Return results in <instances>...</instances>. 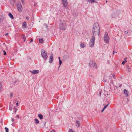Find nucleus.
<instances>
[{"mask_svg": "<svg viewBox=\"0 0 132 132\" xmlns=\"http://www.w3.org/2000/svg\"><path fill=\"white\" fill-rule=\"evenodd\" d=\"M93 34L95 37L96 35L99 36L100 33V29L99 25L97 23H95L94 24L92 29Z\"/></svg>", "mask_w": 132, "mask_h": 132, "instance_id": "1", "label": "nucleus"}, {"mask_svg": "<svg viewBox=\"0 0 132 132\" xmlns=\"http://www.w3.org/2000/svg\"><path fill=\"white\" fill-rule=\"evenodd\" d=\"M59 27L60 30H65L67 28V24L65 22H61L59 24Z\"/></svg>", "mask_w": 132, "mask_h": 132, "instance_id": "2", "label": "nucleus"}, {"mask_svg": "<svg viewBox=\"0 0 132 132\" xmlns=\"http://www.w3.org/2000/svg\"><path fill=\"white\" fill-rule=\"evenodd\" d=\"M41 52L42 56L44 60H46L48 57L46 52L44 50L42 49Z\"/></svg>", "mask_w": 132, "mask_h": 132, "instance_id": "3", "label": "nucleus"}, {"mask_svg": "<svg viewBox=\"0 0 132 132\" xmlns=\"http://www.w3.org/2000/svg\"><path fill=\"white\" fill-rule=\"evenodd\" d=\"M104 40L105 42L106 43H108L109 42V37L106 32H105Z\"/></svg>", "mask_w": 132, "mask_h": 132, "instance_id": "4", "label": "nucleus"}, {"mask_svg": "<svg viewBox=\"0 0 132 132\" xmlns=\"http://www.w3.org/2000/svg\"><path fill=\"white\" fill-rule=\"evenodd\" d=\"M95 41V38L94 36H92L90 39L89 44V46L92 47L94 44Z\"/></svg>", "mask_w": 132, "mask_h": 132, "instance_id": "5", "label": "nucleus"}, {"mask_svg": "<svg viewBox=\"0 0 132 132\" xmlns=\"http://www.w3.org/2000/svg\"><path fill=\"white\" fill-rule=\"evenodd\" d=\"M89 65L90 67H95V68H97V65L96 63L93 61H90L89 63Z\"/></svg>", "mask_w": 132, "mask_h": 132, "instance_id": "6", "label": "nucleus"}, {"mask_svg": "<svg viewBox=\"0 0 132 132\" xmlns=\"http://www.w3.org/2000/svg\"><path fill=\"white\" fill-rule=\"evenodd\" d=\"M63 6L65 7H66L68 4V3L67 1V0H62Z\"/></svg>", "mask_w": 132, "mask_h": 132, "instance_id": "7", "label": "nucleus"}, {"mask_svg": "<svg viewBox=\"0 0 132 132\" xmlns=\"http://www.w3.org/2000/svg\"><path fill=\"white\" fill-rule=\"evenodd\" d=\"M30 72L33 74L35 75L38 73L39 71V70H36L31 71Z\"/></svg>", "mask_w": 132, "mask_h": 132, "instance_id": "8", "label": "nucleus"}, {"mask_svg": "<svg viewBox=\"0 0 132 132\" xmlns=\"http://www.w3.org/2000/svg\"><path fill=\"white\" fill-rule=\"evenodd\" d=\"M53 55L52 53L51 54V56H50V59L49 60V62L50 63H51L53 61Z\"/></svg>", "mask_w": 132, "mask_h": 132, "instance_id": "9", "label": "nucleus"}, {"mask_svg": "<svg viewBox=\"0 0 132 132\" xmlns=\"http://www.w3.org/2000/svg\"><path fill=\"white\" fill-rule=\"evenodd\" d=\"M53 55L52 53L51 54V56H50V59L49 60V62L50 63H51L53 61Z\"/></svg>", "mask_w": 132, "mask_h": 132, "instance_id": "10", "label": "nucleus"}, {"mask_svg": "<svg viewBox=\"0 0 132 132\" xmlns=\"http://www.w3.org/2000/svg\"><path fill=\"white\" fill-rule=\"evenodd\" d=\"M123 92L124 94L125 95L126 97L128 95V91L126 89H124L123 90Z\"/></svg>", "mask_w": 132, "mask_h": 132, "instance_id": "11", "label": "nucleus"}, {"mask_svg": "<svg viewBox=\"0 0 132 132\" xmlns=\"http://www.w3.org/2000/svg\"><path fill=\"white\" fill-rule=\"evenodd\" d=\"M103 81L104 82H108V77L107 76H104L103 78Z\"/></svg>", "mask_w": 132, "mask_h": 132, "instance_id": "12", "label": "nucleus"}, {"mask_svg": "<svg viewBox=\"0 0 132 132\" xmlns=\"http://www.w3.org/2000/svg\"><path fill=\"white\" fill-rule=\"evenodd\" d=\"M76 126L78 127H80V123L79 121L77 120L76 121Z\"/></svg>", "mask_w": 132, "mask_h": 132, "instance_id": "13", "label": "nucleus"}, {"mask_svg": "<svg viewBox=\"0 0 132 132\" xmlns=\"http://www.w3.org/2000/svg\"><path fill=\"white\" fill-rule=\"evenodd\" d=\"M5 19V17H0V23H1L3 20H4Z\"/></svg>", "mask_w": 132, "mask_h": 132, "instance_id": "14", "label": "nucleus"}, {"mask_svg": "<svg viewBox=\"0 0 132 132\" xmlns=\"http://www.w3.org/2000/svg\"><path fill=\"white\" fill-rule=\"evenodd\" d=\"M19 12H21L22 11L23 8L22 7L17 8Z\"/></svg>", "mask_w": 132, "mask_h": 132, "instance_id": "15", "label": "nucleus"}, {"mask_svg": "<svg viewBox=\"0 0 132 132\" xmlns=\"http://www.w3.org/2000/svg\"><path fill=\"white\" fill-rule=\"evenodd\" d=\"M22 7L21 4L20 2H18L17 4V8L20 7Z\"/></svg>", "mask_w": 132, "mask_h": 132, "instance_id": "16", "label": "nucleus"}, {"mask_svg": "<svg viewBox=\"0 0 132 132\" xmlns=\"http://www.w3.org/2000/svg\"><path fill=\"white\" fill-rule=\"evenodd\" d=\"M88 2L89 3H92L94 2L96 3L95 0H88Z\"/></svg>", "mask_w": 132, "mask_h": 132, "instance_id": "17", "label": "nucleus"}, {"mask_svg": "<svg viewBox=\"0 0 132 132\" xmlns=\"http://www.w3.org/2000/svg\"><path fill=\"white\" fill-rule=\"evenodd\" d=\"M23 39V41L25 42L26 40V37L24 35H22L21 37Z\"/></svg>", "mask_w": 132, "mask_h": 132, "instance_id": "18", "label": "nucleus"}, {"mask_svg": "<svg viewBox=\"0 0 132 132\" xmlns=\"http://www.w3.org/2000/svg\"><path fill=\"white\" fill-rule=\"evenodd\" d=\"M85 44L81 43L80 44V46L82 48H84L85 46Z\"/></svg>", "mask_w": 132, "mask_h": 132, "instance_id": "19", "label": "nucleus"}, {"mask_svg": "<svg viewBox=\"0 0 132 132\" xmlns=\"http://www.w3.org/2000/svg\"><path fill=\"white\" fill-rule=\"evenodd\" d=\"M10 3L12 5H13L14 4L15 2V0H9Z\"/></svg>", "mask_w": 132, "mask_h": 132, "instance_id": "20", "label": "nucleus"}, {"mask_svg": "<svg viewBox=\"0 0 132 132\" xmlns=\"http://www.w3.org/2000/svg\"><path fill=\"white\" fill-rule=\"evenodd\" d=\"M9 16L10 17V18H11L12 19H13L14 18L13 16L11 13H9Z\"/></svg>", "mask_w": 132, "mask_h": 132, "instance_id": "21", "label": "nucleus"}, {"mask_svg": "<svg viewBox=\"0 0 132 132\" xmlns=\"http://www.w3.org/2000/svg\"><path fill=\"white\" fill-rule=\"evenodd\" d=\"M26 23L25 22H24L22 24V26L24 28H26Z\"/></svg>", "mask_w": 132, "mask_h": 132, "instance_id": "22", "label": "nucleus"}, {"mask_svg": "<svg viewBox=\"0 0 132 132\" xmlns=\"http://www.w3.org/2000/svg\"><path fill=\"white\" fill-rule=\"evenodd\" d=\"M38 116L41 119H42L43 118V116L41 114H38Z\"/></svg>", "mask_w": 132, "mask_h": 132, "instance_id": "23", "label": "nucleus"}, {"mask_svg": "<svg viewBox=\"0 0 132 132\" xmlns=\"http://www.w3.org/2000/svg\"><path fill=\"white\" fill-rule=\"evenodd\" d=\"M34 121H35V123L36 124H38L39 123V122L38 119H34Z\"/></svg>", "mask_w": 132, "mask_h": 132, "instance_id": "24", "label": "nucleus"}, {"mask_svg": "<svg viewBox=\"0 0 132 132\" xmlns=\"http://www.w3.org/2000/svg\"><path fill=\"white\" fill-rule=\"evenodd\" d=\"M39 43H42L43 42V39H39Z\"/></svg>", "mask_w": 132, "mask_h": 132, "instance_id": "25", "label": "nucleus"}, {"mask_svg": "<svg viewBox=\"0 0 132 132\" xmlns=\"http://www.w3.org/2000/svg\"><path fill=\"white\" fill-rule=\"evenodd\" d=\"M5 130L6 132H9V129L8 128L6 127L5 128Z\"/></svg>", "mask_w": 132, "mask_h": 132, "instance_id": "26", "label": "nucleus"}, {"mask_svg": "<svg viewBox=\"0 0 132 132\" xmlns=\"http://www.w3.org/2000/svg\"><path fill=\"white\" fill-rule=\"evenodd\" d=\"M12 107L11 105H10L9 108V110H10V111H11L12 110Z\"/></svg>", "mask_w": 132, "mask_h": 132, "instance_id": "27", "label": "nucleus"}, {"mask_svg": "<svg viewBox=\"0 0 132 132\" xmlns=\"http://www.w3.org/2000/svg\"><path fill=\"white\" fill-rule=\"evenodd\" d=\"M130 33L128 32H127L126 34H125V35L126 36H128L130 35Z\"/></svg>", "mask_w": 132, "mask_h": 132, "instance_id": "28", "label": "nucleus"}, {"mask_svg": "<svg viewBox=\"0 0 132 132\" xmlns=\"http://www.w3.org/2000/svg\"><path fill=\"white\" fill-rule=\"evenodd\" d=\"M59 64H60V66L62 64V61H61L60 60L59 61Z\"/></svg>", "mask_w": 132, "mask_h": 132, "instance_id": "29", "label": "nucleus"}, {"mask_svg": "<svg viewBox=\"0 0 132 132\" xmlns=\"http://www.w3.org/2000/svg\"><path fill=\"white\" fill-rule=\"evenodd\" d=\"M127 62V61H123L122 62V64L123 65H124L125 64V62Z\"/></svg>", "mask_w": 132, "mask_h": 132, "instance_id": "30", "label": "nucleus"}, {"mask_svg": "<svg viewBox=\"0 0 132 132\" xmlns=\"http://www.w3.org/2000/svg\"><path fill=\"white\" fill-rule=\"evenodd\" d=\"M68 132H74L73 131L72 129H69Z\"/></svg>", "mask_w": 132, "mask_h": 132, "instance_id": "31", "label": "nucleus"}, {"mask_svg": "<svg viewBox=\"0 0 132 132\" xmlns=\"http://www.w3.org/2000/svg\"><path fill=\"white\" fill-rule=\"evenodd\" d=\"M3 53L4 55H5L6 54V53L5 51H4Z\"/></svg>", "mask_w": 132, "mask_h": 132, "instance_id": "32", "label": "nucleus"}, {"mask_svg": "<svg viewBox=\"0 0 132 132\" xmlns=\"http://www.w3.org/2000/svg\"><path fill=\"white\" fill-rule=\"evenodd\" d=\"M13 94L12 93H10V97H12L13 96Z\"/></svg>", "mask_w": 132, "mask_h": 132, "instance_id": "33", "label": "nucleus"}, {"mask_svg": "<svg viewBox=\"0 0 132 132\" xmlns=\"http://www.w3.org/2000/svg\"><path fill=\"white\" fill-rule=\"evenodd\" d=\"M2 88V86L0 84V91L1 90Z\"/></svg>", "mask_w": 132, "mask_h": 132, "instance_id": "34", "label": "nucleus"}, {"mask_svg": "<svg viewBox=\"0 0 132 132\" xmlns=\"http://www.w3.org/2000/svg\"><path fill=\"white\" fill-rule=\"evenodd\" d=\"M21 2L22 3V4H24V2L23 0H21Z\"/></svg>", "mask_w": 132, "mask_h": 132, "instance_id": "35", "label": "nucleus"}, {"mask_svg": "<svg viewBox=\"0 0 132 132\" xmlns=\"http://www.w3.org/2000/svg\"><path fill=\"white\" fill-rule=\"evenodd\" d=\"M109 105V104H107L106 105H105V107L106 108L107 106H108Z\"/></svg>", "mask_w": 132, "mask_h": 132, "instance_id": "36", "label": "nucleus"}, {"mask_svg": "<svg viewBox=\"0 0 132 132\" xmlns=\"http://www.w3.org/2000/svg\"><path fill=\"white\" fill-rule=\"evenodd\" d=\"M109 105V104H107L106 105H105V107L106 108L107 106H108Z\"/></svg>", "mask_w": 132, "mask_h": 132, "instance_id": "37", "label": "nucleus"}, {"mask_svg": "<svg viewBox=\"0 0 132 132\" xmlns=\"http://www.w3.org/2000/svg\"><path fill=\"white\" fill-rule=\"evenodd\" d=\"M16 105L17 106H18V102H17L16 104Z\"/></svg>", "mask_w": 132, "mask_h": 132, "instance_id": "38", "label": "nucleus"}, {"mask_svg": "<svg viewBox=\"0 0 132 132\" xmlns=\"http://www.w3.org/2000/svg\"><path fill=\"white\" fill-rule=\"evenodd\" d=\"M50 132H55V130H54L53 131H51Z\"/></svg>", "mask_w": 132, "mask_h": 132, "instance_id": "39", "label": "nucleus"}, {"mask_svg": "<svg viewBox=\"0 0 132 132\" xmlns=\"http://www.w3.org/2000/svg\"><path fill=\"white\" fill-rule=\"evenodd\" d=\"M114 53H117V52H115L114 51H113V54H114Z\"/></svg>", "mask_w": 132, "mask_h": 132, "instance_id": "40", "label": "nucleus"}, {"mask_svg": "<svg viewBox=\"0 0 132 132\" xmlns=\"http://www.w3.org/2000/svg\"><path fill=\"white\" fill-rule=\"evenodd\" d=\"M104 110L103 108L102 110L101 111V112H102Z\"/></svg>", "mask_w": 132, "mask_h": 132, "instance_id": "41", "label": "nucleus"}, {"mask_svg": "<svg viewBox=\"0 0 132 132\" xmlns=\"http://www.w3.org/2000/svg\"><path fill=\"white\" fill-rule=\"evenodd\" d=\"M14 109H15L16 110L15 111V113L16 112V111L17 110V109L16 108H15Z\"/></svg>", "mask_w": 132, "mask_h": 132, "instance_id": "42", "label": "nucleus"}, {"mask_svg": "<svg viewBox=\"0 0 132 132\" xmlns=\"http://www.w3.org/2000/svg\"><path fill=\"white\" fill-rule=\"evenodd\" d=\"M12 126H15L14 124H13V123H12Z\"/></svg>", "mask_w": 132, "mask_h": 132, "instance_id": "43", "label": "nucleus"}, {"mask_svg": "<svg viewBox=\"0 0 132 132\" xmlns=\"http://www.w3.org/2000/svg\"><path fill=\"white\" fill-rule=\"evenodd\" d=\"M33 41V39H31V41L30 42V43H31Z\"/></svg>", "mask_w": 132, "mask_h": 132, "instance_id": "44", "label": "nucleus"}, {"mask_svg": "<svg viewBox=\"0 0 132 132\" xmlns=\"http://www.w3.org/2000/svg\"><path fill=\"white\" fill-rule=\"evenodd\" d=\"M112 78V77L111 76H110L109 77V79H111V78Z\"/></svg>", "mask_w": 132, "mask_h": 132, "instance_id": "45", "label": "nucleus"}, {"mask_svg": "<svg viewBox=\"0 0 132 132\" xmlns=\"http://www.w3.org/2000/svg\"><path fill=\"white\" fill-rule=\"evenodd\" d=\"M16 117L17 118H19V116L18 115H16Z\"/></svg>", "mask_w": 132, "mask_h": 132, "instance_id": "46", "label": "nucleus"}, {"mask_svg": "<svg viewBox=\"0 0 132 132\" xmlns=\"http://www.w3.org/2000/svg\"><path fill=\"white\" fill-rule=\"evenodd\" d=\"M12 122H13L14 121V120L13 118L12 119Z\"/></svg>", "mask_w": 132, "mask_h": 132, "instance_id": "47", "label": "nucleus"}, {"mask_svg": "<svg viewBox=\"0 0 132 132\" xmlns=\"http://www.w3.org/2000/svg\"><path fill=\"white\" fill-rule=\"evenodd\" d=\"M112 76H113V77H115V75H114L113 74L112 75Z\"/></svg>", "mask_w": 132, "mask_h": 132, "instance_id": "48", "label": "nucleus"}, {"mask_svg": "<svg viewBox=\"0 0 132 132\" xmlns=\"http://www.w3.org/2000/svg\"><path fill=\"white\" fill-rule=\"evenodd\" d=\"M99 94H100V96H101V92H100V93H99Z\"/></svg>", "mask_w": 132, "mask_h": 132, "instance_id": "49", "label": "nucleus"}, {"mask_svg": "<svg viewBox=\"0 0 132 132\" xmlns=\"http://www.w3.org/2000/svg\"><path fill=\"white\" fill-rule=\"evenodd\" d=\"M8 33H6V34H5V35H6V36H7V35H8Z\"/></svg>", "mask_w": 132, "mask_h": 132, "instance_id": "50", "label": "nucleus"}, {"mask_svg": "<svg viewBox=\"0 0 132 132\" xmlns=\"http://www.w3.org/2000/svg\"><path fill=\"white\" fill-rule=\"evenodd\" d=\"M106 108L105 107V106L103 108V109L104 110L105 109H106Z\"/></svg>", "mask_w": 132, "mask_h": 132, "instance_id": "51", "label": "nucleus"}, {"mask_svg": "<svg viewBox=\"0 0 132 132\" xmlns=\"http://www.w3.org/2000/svg\"><path fill=\"white\" fill-rule=\"evenodd\" d=\"M58 59H59V60H60V57H58Z\"/></svg>", "mask_w": 132, "mask_h": 132, "instance_id": "52", "label": "nucleus"}, {"mask_svg": "<svg viewBox=\"0 0 132 132\" xmlns=\"http://www.w3.org/2000/svg\"><path fill=\"white\" fill-rule=\"evenodd\" d=\"M14 84H15L16 83V82L15 81L14 82Z\"/></svg>", "mask_w": 132, "mask_h": 132, "instance_id": "53", "label": "nucleus"}, {"mask_svg": "<svg viewBox=\"0 0 132 132\" xmlns=\"http://www.w3.org/2000/svg\"><path fill=\"white\" fill-rule=\"evenodd\" d=\"M26 19H28V17H26Z\"/></svg>", "mask_w": 132, "mask_h": 132, "instance_id": "54", "label": "nucleus"}, {"mask_svg": "<svg viewBox=\"0 0 132 132\" xmlns=\"http://www.w3.org/2000/svg\"><path fill=\"white\" fill-rule=\"evenodd\" d=\"M126 59H127V58H125V59L124 60H126Z\"/></svg>", "mask_w": 132, "mask_h": 132, "instance_id": "55", "label": "nucleus"}, {"mask_svg": "<svg viewBox=\"0 0 132 132\" xmlns=\"http://www.w3.org/2000/svg\"><path fill=\"white\" fill-rule=\"evenodd\" d=\"M124 33L126 32V31H124Z\"/></svg>", "mask_w": 132, "mask_h": 132, "instance_id": "56", "label": "nucleus"}, {"mask_svg": "<svg viewBox=\"0 0 132 132\" xmlns=\"http://www.w3.org/2000/svg\"><path fill=\"white\" fill-rule=\"evenodd\" d=\"M107 1H106V3H107Z\"/></svg>", "mask_w": 132, "mask_h": 132, "instance_id": "57", "label": "nucleus"}]
</instances>
